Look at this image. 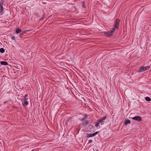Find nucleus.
<instances>
[{"label": "nucleus", "instance_id": "f257e3e1", "mask_svg": "<svg viewBox=\"0 0 151 151\" xmlns=\"http://www.w3.org/2000/svg\"><path fill=\"white\" fill-rule=\"evenodd\" d=\"M150 66H142L139 68L138 70V72H141L147 70H148L150 68Z\"/></svg>", "mask_w": 151, "mask_h": 151}, {"label": "nucleus", "instance_id": "f03ea898", "mask_svg": "<svg viewBox=\"0 0 151 151\" xmlns=\"http://www.w3.org/2000/svg\"><path fill=\"white\" fill-rule=\"evenodd\" d=\"M106 116H104L102 117L101 119H100L98 121L99 123L101 124V125H103L104 124V121L106 119Z\"/></svg>", "mask_w": 151, "mask_h": 151}, {"label": "nucleus", "instance_id": "7ed1b4c3", "mask_svg": "<svg viewBox=\"0 0 151 151\" xmlns=\"http://www.w3.org/2000/svg\"><path fill=\"white\" fill-rule=\"evenodd\" d=\"M132 119L134 120L140 121L142 120L141 117L139 116H137L132 118Z\"/></svg>", "mask_w": 151, "mask_h": 151}, {"label": "nucleus", "instance_id": "20e7f679", "mask_svg": "<svg viewBox=\"0 0 151 151\" xmlns=\"http://www.w3.org/2000/svg\"><path fill=\"white\" fill-rule=\"evenodd\" d=\"M119 22V19H116L114 23V26H115V27H116L117 29H118V28Z\"/></svg>", "mask_w": 151, "mask_h": 151}, {"label": "nucleus", "instance_id": "39448f33", "mask_svg": "<svg viewBox=\"0 0 151 151\" xmlns=\"http://www.w3.org/2000/svg\"><path fill=\"white\" fill-rule=\"evenodd\" d=\"M98 132H96L93 134H88V135L87 136V137H93L97 135L98 134Z\"/></svg>", "mask_w": 151, "mask_h": 151}, {"label": "nucleus", "instance_id": "423d86ee", "mask_svg": "<svg viewBox=\"0 0 151 151\" xmlns=\"http://www.w3.org/2000/svg\"><path fill=\"white\" fill-rule=\"evenodd\" d=\"M23 99L24 100V102L22 103L23 106H27L28 104L27 101L28 99H26L25 98H24Z\"/></svg>", "mask_w": 151, "mask_h": 151}, {"label": "nucleus", "instance_id": "0eeeda50", "mask_svg": "<svg viewBox=\"0 0 151 151\" xmlns=\"http://www.w3.org/2000/svg\"><path fill=\"white\" fill-rule=\"evenodd\" d=\"M104 34L106 35V36L109 37L112 35L113 33L111 31H109L105 32Z\"/></svg>", "mask_w": 151, "mask_h": 151}, {"label": "nucleus", "instance_id": "6e6552de", "mask_svg": "<svg viewBox=\"0 0 151 151\" xmlns=\"http://www.w3.org/2000/svg\"><path fill=\"white\" fill-rule=\"evenodd\" d=\"M22 30L19 28H17L16 29V33L17 34H18L22 32Z\"/></svg>", "mask_w": 151, "mask_h": 151}, {"label": "nucleus", "instance_id": "1a4fd4ad", "mask_svg": "<svg viewBox=\"0 0 151 151\" xmlns=\"http://www.w3.org/2000/svg\"><path fill=\"white\" fill-rule=\"evenodd\" d=\"M1 64L2 65H8V63L6 61H2L1 62Z\"/></svg>", "mask_w": 151, "mask_h": 151}, {"label": "nucleus", "instance_id": "9d476101", "mask_svg": "<svg viewBox=\"0 0 151 151\" xmlns=\"http://www.w3.org/2000/svg\"><path fill=\"white\" fill-rule=\"evenodd\" d=\"M131 123L130 121L129 120H126L124 122L125 124L127 125L128 124H129Z\"/></svg>", "mask_w": 151, "mask_h": 151}, {"label": "nucleus", "instance_id": "9b49d317", "mask_svg": "<svg viewBox=\"0 0 151 151\" xmlns=\"http://www.w3.org/2000/svg\"><path fill=\"white\" fill-rule=\"evenodd\" d=\"M89 120H86L84 121V124L85 125H87L88 124H89Z\"/></svg>", "mask_w": 151, "mask_h": 151}, {"label": "nucleus", "instance_id": "f8f14e48", "mask_svg": "<svg viewBox=\"0 0 151 151\" xmlns=\"http://www.w3.org/2000/svg\"><path fill=\"white\" fill-rule=\"evenodd\" d=\"M3 8H0V15H2L3 14Z\"/></svg>", "mask_w": 151, "mask_h": 151}, {"label": "nucleus", "instance_id": "ddd939ff", "mask_svg": "<svg viewBox=\"0 0 151 151\" xmlns=\"http://www.w3.org/2000/svg\"><path fill=\"white\" fill-rule=\"evenodd\" d=\"M145 99L146 101H151V99L150 97H145Z\"/></svg>", "mask_w": 151, "mask_h": 151}, {"label": "nucleus", "instance_id": "4468645a", "mask_svg": "<svg viewBox=\"0 0 151 151\" xmlns=\"http://www.w3.org/2000/svg\"><path fill=\"white\" fill-rule=\"evenodd\" d=\"M116 27H115L114 26L112 29V30H111V31L112 32V33L114 32L115 30H116Z\"/></svg>", "mask_w": 151, "mask_h": 151}, {"label": "nucleus", "instance_id": "2eb2a0df", "mask_svg": "<svg viewBox=\"0 0 151 151\" xmlns=\"http://www.w3.org/2000/svg\"><path fill=\"white\" fill-rule=\"evenodd\" d=\"M5 51L4 49L2 48H1L0 49V52L1 53H3Z\"/></svg>", "mask_w": 151, "mask_h": 151}, {"label": "nucleus", "instance_id": "dca6fc26", "mask_svg": "<svg viewBox=\"0 0 151 151\" xmlns=\"http://www.w3.org/2000/svg\"><path fill=\"white\" fill-rule=\"evenodd\" d=\"M95 126L96 127H97L98 126L99 124V122L98 121L97 122H95Z\"/></svg>", "mask_w": 151, "mask_h": 151}, {"label": "nucleus", "instance_id": "f3484780", "mask_svg": "<svg viewBox=\"0 0 151 151\" xmlns=\"http://www.w3.org/2000/svg\"><path fill=\"white\" fill-rule=\"evenodd\" d=\"M3 8V4L1 2L0 3V8Z\"/></svg>", "mask_w": 151, "mask_h": 151}, {"label": "nucleus", "instance_id": "a211bd4d", "mask_svg": "<svg viewBox=\"0 0 151 151\" xmlns=\"http://www.w3.org/2000/svg\"><path fill=\"white\" fill-rule=\"evenodd\" d=\"M82 7H83L84 8H85V3L84 2H83L82 3Z\"/></svg>", "mask_w": 151, "mask_h": 151}, {"label": "nucleus", "instance_id": "6ab92c4d", "mask_svg": "<svg viewBox=\"0 0 151 151\" xmlns=\"http://www.w3.org/2000/svg\"><path fill=\"white\" fill-rule=\"evenodd\" d=\"M27 32H26V30H23L22 31V33H23V34H24V33H26Z\"/></svg>", "mask_w": 151, "mask_h": 151}, {"label": "nucleus", "instance_id": "aec40b11", "mask_svg": "<svg viewBox=\"0 0 151 151\" xmlns=\"http://www.w3.org/2000/svg\"><path fill=\"white\" fill-rule=\"evenodd\" d=\"M23 35V33H19V35H20V37H22V36Z\"/></svg>", "mask_w": 151, "mask_h": 151}, {"label": "nucleus", "instance_id": "412c9836", "mask_svg": "<svg viewBox=\"0 0 151 151\" xmlns=\"http://www.w3.org/2000/svg\"><path fill=\"white\" fill-rule=\"evenodd\" d=\"M11 38H12V39L13 40H14L15 39V37L14 36H12Z\"/></svg>", "mask_w": 151, "mask_h": 151}, {"label": "nucleus", "instance_id": "4be33fe9", "mask_svg": "<svg viewBox=\"0 0 151 151\" xmlns=\"http://www.w3.org/2000/svg\"><path fill=\"white\" fill-rule=\"evenodd\" d=\"M92 142V140L91 139H90V140H89L88 141V143H90L91 142Z\"/></svg>", "mask_w": 151, "mask_h": 151}, {"label": "nucleus", "instance_id": "5701e85b", "mask_svg": "<svg viewBox=\"0 0 151 151\" xmlns=\"http://www.w3.org/2000/svg\"><path fill=\"white\" fill-rule=\"evenodd\" d=\"M27 95H25L24 96V98H26V99H27Z\"/></svg>", "mask_w": 151, "mask_h": 151}, {"label": "nucleus", "instance_id": "b1692460", "mask_svg": "<svg viewBox=\"0 0 151 151\" xmlns=\"http://www.w3.org/2000/svg\"><path fill=\"white\" fill-rule=\"evenodd\" d=\"M26 30V32H29V31H30V30Z\"/></svg>", "mask_w": 151, "mask_h": 151}, {"label": "nucleus", "instance_id": "393cba45", "mask_svg": "<svg viewBox=\"0 0 151 151\" xmlns=\"http://www.w3.org/2000/svg\"><path fill=\"white\" fill-rule=\"evenodd\" d=\"M31 151H36L34 149V150H32Z\"/></svg>", "mask_w": 151, "mask_h": 151}, {"label": "nucleus", "instance_id": "a878e982", "mask_svg": "<svg viewBox=\"0 0 151 151\" xmlns=\"http://www.w3.org/2000/svg\"><path fill=\"white\" fill-rule=\"evenodd\" d=\"M85 119V118H84V119H82V120H84V119Z\"/></svg>", "mask_w": 151, "mask_h": 151}, {"label": "nucleus", "instance_id": "bb28decb", "mask_svg": "<svg viewBox=\"0 0 151 151\" xmlns=\"http://www.w3.org/2000/svg\"><path fill=\"white\" fill-rule=\"evenodd\" d=\"M150 61H151V60H150Z\"/></svg>", "mask_w": 151, "mask_h": 151}]
</instances>
